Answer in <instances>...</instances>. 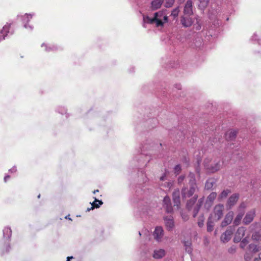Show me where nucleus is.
<instances>
[{
    "label": "nucleus",
    "instance_id": "nucleus-1",
    "mask_svg": "<svg viewBox=\"0 0 261 261\" xmlns=\"http://www.w3.org/2000/svg\"><path fill=\"white\" fill-rule=\"evenodd\" d=\"M144 23L153 24L155 23L156 27H162L168 21V16L165 14V11H160L154 14L153 18L148 16H143Z\"/></svg>",
    "mask_w": 261,
    "mask_h": 261
},
{
    "label": "nucleus",
    "instance_id": "nucleus-2",
    "mask_svg": "<svg viewBox=\"0 0 261 261\" xmlns=\"http://www.w3.org/2000/svg\"><path fill=\"white\" fill-rule=\"evenodd\" d=\"M150 194L149 189L146 186L139 185L137 187L135 194L132 197L131 200L133 203H139V200H144L147 198Z\"/></svg>",
    "mask_w": 261,
    "mask_h": 261
},
{
    "label": "nucleus",
    "instance_id": "nucleus-3",
    "mask_svg": "<svg viewBox=\"0 0 261 261\" xmlns=\"http://www.w3.org/2000/svg\"><path fill=\"white\" fill-rule=\"evenodd\" d=\"M3 231L4 246L6 248L5 251H3V253H7L10 249V242L12 236V230L10 227H7L4 228Z\"/></svg>",
    "mask_w": 261,
    "mask_h": 261
},
{
    "label": "nucleus",
    "instance_id": "nucleus-4",
    "mask_svg": "<svg viewBox=\"0 0 261 261\" xmlns=\"http://www.w3.org/2000/svg\"><path fill=\"white\" fill-rule=\"evenodd\" d=\"M189 185L190 186L189 188L184 187L181 189V194L183 199L191 197L198 190L197 184Z\"/></svg>",
    "mask_w": 261,
    "mask_h": 261
},
{
    "label": "nucleus",
    "instance_id": "nucleus-5",
    "mask_svg": "<svg viewBox=\"0 0 261 261\" xmlns=\"http://www.w3.org/2000/svg\"><path fill=\"white\" fill-rule=\"evenodd\" d=\"M34 15V13L32 14H28L25 13L24 15H18L17 17V18H20L23 24V27L26 29H28L30 31H32L34 27L32 25H30L28 22L30 21V20L32 18L33 16Z\"/></svg>",
    "mask_w": 261,
    "mask_h": 261
},
{
    "label": "nucleus",
    "instance_id": "nucleus-6",
    "mask_svg": "<svg viewBox=\"0 0 261 261\" xmlns=\"http://www.w3.org/2000/svg\"><path fill=\"white\" fill-rule=\"evenodd\" d=\"M12 23L7 22L1 30V39H6L7 37L12 35L14 33V30L11 29Z\"/></svg>",
    "mask_w": 261,
    "mask_h": 261
},
{
    "label": "nucleus",
    "instance_id": "nucleus-7",
    "mask_svg": "<svg viewBox=\"0 0 261 261\" xmlns=\"http://www.w3.org/2000/svg\"><path fill=\"white\" fill-rule=\"evenodd\" d=\"M209 159H205L204 161V166L211 172H215L219 170L221 167V164L219 161L215 163L214 165L209 164Z\"/></svg>",
    "mask_w": 261,
    "mask_h": 261
},
{
    "label": "nucleus",
    "instance_id": "nucleus-8",
    "mask_svg": "<svg viewBox=\"0 0 261 261\" xmlns=\"http://www.w3.org/2000/svg\"><path fill=\"white\" fill-rule=\"evenodd\" d=\"M147 149V147L145 145L143 146L142 149V152L140 154H139L137 156H135L134 160H136L138 162H149L151 160L150 154H146L145 153V149Z\"/></svg>",
    "mask_w": 261,
    "mask_h": 261
},
{
    "label": "nucleus",
    "instance_id": "nucleus-9",
    "mask_svg": "<svg viewBox=\"0 0 261 261\" xmlns=\"http://www.w3.org/2000/svg\"><path fill=\"white\" fill-rule=\"evenodd\" d=\"M190 15L184 14L180 17V23L184 28L190 27L194 22L193 19L191 17Z\"/></svg>",
    "mask_w": 261,
    "mask_h": 261
},
{
    "label": "nucleus",
    "instance_id": "nucleus-10",
    "mask_svg": "<svg viewBox=\"0 0 261 261\" xmlns=\"http://www.w3.org/2000/svg\"><path fill=\"white\" fill-rule=\"evenodd\" d=\"M256 215V210L254 208L251 209L248 211L245 215L243 223L245 225H248L253 221Z\"/></svg>",
    "mask_w": 261,
    "mask_h": 261
},
{
    "label": "nucleus",
    "instance_id": "nucleus-11",
    "mask_svg": "<svg viewBox=\"0 0 261 261\" xmlns=\"http://www.w3.org/2000/svg\"><path fill=\"white\" fill-rule=\"evenodd\" d=\"M164 236V230L162 227L156 226L153 232L154 239L158 242H161Z\"/></svg>",
    "mask_w": 261,
    "mask_h": 261
},
{
    "label": "nucleus",
    "instance_id": "nucleus-12",
    "mask_svg": "<svg viewBox=\"0 0 261 261\" xmlns=\"http://www.w3.org/2000/svg\"><path fill=\"white\" fill-rule=\"evenodd\" d=\"M234 226H229L221 237V241L225 243L229 241L234 231Z\"/></svg>",
    "mask_w": 261,
    "mask_h": 261
},
{
    "label": "nucleus",
    "instance_id": "nucleus-13",
    "mask_svg": "<svg viewBox=\"0 0 261 261\" xmlns=\"http://www.w3.org/2000/svg\"><path fill=\"white\" fill-rule=\"evenodd\" d=\"M239 198V194H233L228 198L226 207L227 210L231 209L232 207L236 204Z\"/></svg>",
    "mask_w": 261,
    "mask_h": 261
},
{
    "label": "nucleus",
    "instance_id": "nucleus-14",
    "mask_svg": "<svg viewBox=\"0 0 261 261\" xmlns=\"http://www.w3.org/2000/svg\"><path fill=\"white\" fill-rule=\"evenodd\" d=\"M224 205L219 204L215 206L214 210L215 219L217 220H220L223 215Z\"/></svg>",
    "mask_w": 261,
    "mask_h": 261
},
{
    "label": "nucleus",
    "instance_id": "nucleus-15",
    "mask_svg": "<svg viewBox=\"0 0 261 261\" xmlns=\"http://www.w3.org/2000/svg\"><path fill=\"white\" fill-rule=\"evenodd\" d=\"M163 207L167 213H172L173 212L171 200L168 196H165L163 199Z\"/></svg>",
    "mask_w": 261,
    "mask_h": 261
},
{
    "label": "nucleus",
    "instance_id": "nucleus-16",
    "mask_svg": "<svg viewBox=\"0 0 261 261\" xmlns=\"http://www.w3.org/2000/svg\"><path fill=\"white\" fill-rule=\"evenodd\" d=\"M246 229L244 227H240L236 232L234 237L233 238V241L235 243L240 242L242 238L244 236Z\"/></svg>",
    "mask_w": 261,
    "mask_h": 261
},
{
    "label": "nucleus",
    "instance_id": "nucleus-17",
    "mask_svg": "<svg viewBox=\"0 0 261 261\" xmlns=\"http://www.w3.org/2000/svg\"><path fill=\"white\" fill-rule=\"evenodd\" d=\"M163 219H164L167 229L168 231L172 230V229L173 228V227H174V223L173 217L172 216H164Z\"/></svg>",
    "mask_w": 261,
    "mask_h": 261
},
{
    "label": "nucleus",
    "instance_id": "nucleus-18",
    "mask_svg": "<svg viewBox=\"0 0 261 261\" xmlns=\"http://www.w3.org/2000/svg\"><path fill=\"white\" fill-rule=\"evenodd\" d=\"M193 14V2L192 0H187L184 8V14L192 15Z\"/></svg>",
    "mask_w": 261,
    "mask_h": 261
},
{
    "label": "nucleus",
    "instance_id": "nucleus-19",
    "mask_svg": "<svg viewBox=\"0 0 261 261\" xmlns=\"http://www.w3.org/2000/svg\"><path fill=\"white\" fill-rule=\"evenodd\" d=\"M41 47H43L44 49V51L47 53L55 51L60 49V47L58 46L57 45L52 44H48L45 43H43L41 45Z\"/></svg>",
    "mask_w": 261,
    "mask_h": 261
},
{
    "label": "nucleus",
    "instance_id": "nucleus-20",
    "mask_svg": "<svg viewBox=\"0 0 261 261\" xmlns=\"http://www.w3.org/2000/svg\"><path fill=\"white\" fill-rule=\"evenodd\" d=\"M204 200V197H202L199 198L198 200V201L196 205L194 207L193 212V217L195 218L197 215L201 206L203 205V202Z\"/></svg>",
    "mask_w": 261,
    "mask_h": 261
},
{
    "label": "nucleus",
    "instance_id": "nucleus-21",
    "mask_svg": "<svg viewBox=\"0 0 261 261\" xmlns=\"http://www.w3.org/2000/svg\"><path fill=\"white\" fill-rule=\"evenodd\" d=\"M233 212L232 211H229L225 216L224 220L222 221L221 223V226L222 227L226 226L227 225L229 224L233 218Z\"/></svg>",
    "mask_w": 261,
    "mask_h": 261
},
{
    "label": "nucleus",
    "instance_id": "nucleus-22",
    "mask_svg": "<svg viewBox=\"0 0 261 261\" xmlns=\"http://www.w3.org/2000/svg\"><path fill=\"white\" fill-rule=\"evenodd\" d=\"M173 200L174 203V206H176L178 208L180 204V191L178 189L175 190L172 194Z\"/></svg>",
    "mask_w": 261,
    "mask_h": 261
},
{
    "label": "nucleus",
    "instance_id": "nucleus-23",
    "mask_svg": "<svg viewBox=\"0 0 261 261\" xmlns=\"http://www.w3.org/2000/svg\"><path fill=\"white\" fill-rule=\"evenodd\" d=\"M165 255V251L163 249H156L154 250L152 256L155 259H160Z\"/></svg>",
    "mask_w": 261,
    "mask_h": 261
},
{
    "label": "nucleus",
    "instance_id": "nucleus-24",
    "mask_svg": "<svg viewBox=\"0 0 261 261\" xmlns=\"http://www.w3.org/2000/svg\"><path fill=\"white\" fill-rule=\"evenodd\" d=\"M164 0H153L151 3V8L152 10H156L161 8Z\"/></svg>",
    "mask_w": 261,
    "mask_h": 261
},
{
    "label": "nucleus",
    "instance_id": "nucleus-25",
    "mask_svg": "<svg viewBox=\"0 0 261 261\" xmlns=\"http://www.w3.org/2000/svg\"><path fill=\"white\" fill-rule=\"evenodd\" d=\"M250 40L261 45V34L255 32L250 38Z\"/></svg>",
    "mask_w": 261,
    "mask_h": 261
},
{
    "label": "nucleus",
    "instance_id": "nucleus-26",
    "mask_svg": "<svg viewBox=\"0 0 261 261\" xmlns=\"http://www.w3.org/2000/svg\"><path fill=\"white\" fill-rule=\"evenodd\" d=\"M198 198V195L195 194L193 196L192 198H191L190 199H189L186 204L187 208L188 210H191L192 206L194 204V203L196 202Z\"/></svg>",
    "mask_w": 261,
    "mask_h": 261
},
{
    "label": "nucleus",
    "instance_id": "nucleus-27",
    "mask_svg": "<svg viewBox=\"0 0 261 261\" xmlns=\"http://www.w3.org/2000/svg\"><path fill=\"white\" fill-rule=\"evenodd\" d=\"M237 132L235 130L228 131L225 134V138L227 140L231 141L236 138Z\"/></svg>",
    "mask_w": 261,
    "mask_h": 261
},
{
    "label": "nucleus",
    "instance_id": "nucleus-28",
    "mask_svg": "<svg viewBox=\"0 0 261 261\" xmlns=\"http://www.w3.org/2000/svg\"><path fill=\"white\" fill-rule=\"evenodd\" d=\"M217 196V193L216 192L211 193L207 197L206 200V204H210V205L213 202Z\"/></svg>",
    "mask_w": 261,
    "mask_h": 261
},
{
    "label": "nucleus",
    "instance_id": "nucleus-29",
    "mask_svg": "<svg viewBox=\"0 0 261 261\" xmlns=\"http://www.w3.org/2000/svg\"><path fill=\"white\" fill-rule=\"evenodd\" d=\"M184 246L185 247L186 251L189 254H191L192 252V244L190 241H185Z\"/></svg>",
    "mask_w": 261,
    "mask_h": 261
},
{
    "label": "nucleus",
    "instance_id": "nucleus-30",
    "mask_svg": "<svg viewBox=\"0 0 261 261\" xmlns=\"http://www.w3.org/2000/svg\"><path fill=\"white\" fill-rule=\"evenodd\" d=\"M94 201L92 202H90V204L92 206H94V208H99L100 206L103 204V202L102 200H98L95 197H94Z\"/></svg>",
    "mask_w": 261,
    "mask_h": 261
},
{
    "label": "nucleus",
    "instance_id": "nucleus-31",
    "mask_svg": "<svg viewBox=\"0 0 261 261\" xmlns=\"http://www.w3.org/2000/svg\"><path fill=\"white\" fill-rule=\"evenodd\" d=\"M252 239L257 241H261V229L253 233L252 235Z\"/></svg>",
    "mask_w": 261,
    "mask_h": 261
},
{
    "label": "nucleus",
    "instance_id": "nucleus-32",
    "mask_svg": "<svg viewBox=\"0 0 261 261\" xmlns=\"http://www.w3.org/2000/svg\"><path fill=\"white\" fill-rule=\"evenodd\" d=\"M189 184H196L195 176L194 173L190 172L188 176Z\"/></svg>",
    "mask_w": 261,
    "mask_h": 261
},
{
    "label": "nucleus",
    "instance_id": "nucleus-33",
    "mask_svg": "<svg viewBox=\"0 0 261 261\" xmlns=\"http://www.w3.org/2000/svg\"><path fill=\"white\" fill-rule=\"evenodd\" d=\"M249 248L250 251H251L253 253L257 252L261 250V248L258 246L256 245L253 244H250L249 245Z\"/></svg>",
    "mask_w": 261,
    "mask_h": 261
},
{
    "label": "nucleus",
    "instance_id": "nucleus-34",
    "mask_svg": "<svg viewBox=\"0 0 261 261\" xmlns=\"http://www.w3.org/2000/svg\"><path fill=\"white\" fill-rule=\"evenodd\" d=\"M214 223L211 220V218L209 217L207 222V230L208 232H211L213 230Z\"/></svg>",
    "mask_w": 261,
    "mask_h": 261
},
{
    "label": "nucleus",
    "instance_id": "nucleus-35",
    "mask_svg": "<svg viewBox=\"0 0 261 261\" xmlns=\"http://www.w3.org/2000/svg\"><path fill=\"white\" fill-rule=\"evenodd\" d=\"M231 191L230 190L226 189L223 190L220 195L219 196V199H224L227 197L228 195L230 193Z\"/></svg>",
    "mask_w": 261,
    "mask_h": 261
},
{
    "label": "nucleus",
    "instance_id": "nucleus-36",
    "mask_svg": "<svg viewBox=\"0 0 261 261\" xmlns=\"http://www.w3.org/2000/svg\"><path fill=\"white\" fill-rule=\"evenodd\" d=\"M214 182L213 179H208L205 184V188L206 190H210L213 187Z\"/></svg>",
    "mask_w": 261,
    "mask_h": 261
},
{
    "label": "nucleus",
    "instance_id": "nucleus-37",
    "mask_svg": "<svg viewBox=\"0 0 261 261\" xmlns=\"http://www.w3.org/2000/svg\"><path fill=\"white\" fill-rule=\"evenodd\" d=\"M56 111L58 113L63 115L64 114H66L67 110L64 107L59 106L56 108Z\"/></svg>",
    "mask_w": 261,
    "mask_h": 261
},
{
    "label": "nucleus",
    "instance_id": "nucleus-38",
    "mask_svg": "<svg viewBox=\"0 0 261 261\" xmlns=\"http://www.w3.org/2000/svg\"><path fill=\"white\" fill-rule=\"evenodd\" d=\"M204 217L203 215H201L198 219L197 224L199 227H202L204 225Z\"/></svg>",
    "mask_w": 261,
    "mask_h": 261
},
{
    "label": "nucleus",
    "instance_id": "nucleus-39",
    "mask_svg": "<svg viewBox=\"0 0 261 261\" xmlns=\"http://www.w3.org/2000/svg\"><path fill=\"white\" fill-rule=\"evenodd\" d=\"M138 205H139L140 209V212L142 213L143 215H147L148 214V207L147 205H144L143 207H141V204L139 203Z\"/></svg>",
    "mask_w": 261,
    "mask_h": 261
},
{
    "label": "nucleus",
    "instance_id": "nucleus-40",
    "mask_svg": "<svg viewBox=\"0 0 261 261\" xmlns=\"http://www.w3.org/2000/svg\"><path fill=\"white\" fill-rule=\"evenodd\" d=\"M179 12V8L176 7L172 11L171 16H172L173 17V18H175L176 17H177Z\"/></svg>",
    "mask_w": 261,
    "mask_h": 261
},
{
    "label": "nucleus",
    "instance_id": "nucleus-41",
    "mask_svg": "<svg viewBox=\"0 0 261 261\" xmlns=\"http://www.w3.org/2000/svg\"><path fill=\"white\" fill-rule=\"evenodd\" d=\"M248 243V238L246 237L244 238L241 241L240 243V247L242 248H244L246 245Z\"/></svg>",
    "mask_w": 261,
    "mask_h": 261
},
{
    "label": "nucleus",
    "instance_id": "nucleus-42",
    "mask_svg": "<svg viewBox=\"0 0 261 261\" xmlns=\"http://www.w3.org/2000/svg\"><path fill=\"white\" fill-rule=\"evenodd\" d=\"M174 3V0H165V7L166 8L171 7Z\"/></svg>",
    "mask_w": 261,
    "mask_h": 261
},
{
    "label": "nucleus",
    "instance_id": "nucleus-43",
    "mask_svg": "<svg viewBox=\"0 0 261 261\" xmlns=\"http://www.w3.org/2000/svg\"><path fill=\"white\" fill-rule=\"evenodd\" d=\"M242 218L238 216H237L233 221V224L234 226H238L240 224L241 221L242 220Z\"/></svg>",
    "mask_w": 261,
    "mask_h": 261
},
{
    "label": "nucleus",
    "instance_id": "nucleus-44",
    "mask_svg": "<svg viewBox=\"0 0 261 261\" xmlns=\"http://www.w3.org/2000/svg\"><path fill=\"white\" fill-rule=\"evenodd\" d=\"M252 258V255L249 253H246L244 255V259L246 261H250Z\"/></svg>",
    "mask_w": 261,
    "mask_h": 261
},
{
    "label": "nucleus",
    "instance_id": "nucleus-45",
    "mask_svg": "<svg viewBox=\"0 0 261 261\" xmlns=\"http://www.w3.org/2000/svg\"><path fill=\"white\" fill-rule=\"evenodd\" d=\"M174 172L175 174H178L180 172L181 170V167L179 165H177L175 166L174 169Z\"/></svg>",
    "mask_w": 261,
    "mask_h": 261
},
{
    "label": "nucleus",
    "instance_id": "nucleus-46",
    "mask_svg": "<svg viewBox=\"0 0 261 261\" xmlns=\"http://www.w3.org/2000/svg\"><path fill=\"white\" fill-rule=\"evenodd\" d=\"M200 4L202 5V7H205L206 6L208 3V0H199Z\"/></svg>",
    "mask_w": 261,
    "mask_h": 261
},
{
    "label": "nucleus",
    "instance_id": "nucleus-47",
    "mask_svg": "<svg viewBox=\"0 0 261 261\" xmlns=\"http://www.w3.org/2000/svg\"><path fill=\"white\" fill-rule=\"evenodd\" d=\"M246 206L245 203L242 202L239 207V211H244Z\"/></svg>",
    "mask_w": 261,
    "mask_h": 261
},
{
    "label": "nucleus",
    "instance_id": "nucleus-48",
    "mask_svg": "<svg viewBox=\"0 0 261 261\" xmlns=\"http://www.w3.org/2000/svg\"><path fill=\"white\" fill-rule=\"evenodd\" d=\"M17 171V168L15 166H14L12 168L9 170V172L10 173H14Z\"/></svg>",
    "mask_w": 261,
    "mask_h": 261
},
{
    "label": "nucleus",
    "instance_id": "nucleus-49",
    "mask_svg": "<svg viewBox=\"0 0 261 261\" xmlns=\"http://www.w3.org/2000/svg\"><path fill=\"white\" fill-rule=\"evenodd\" d=\"M236 251V247L232 246L228 249V252L230 253H233Z\"/></svg>",
    "mask_w": 261,
    "mask_h": 261
},
{
    "label": "nucleus",
    "instance_id": "nucleus-50",
    "mask_svg": "<svg viewBox=\"0 0 261 261\" xmlns=\"http://www.w3.org/2000/svg\"><path fill=\"white\" fill-rule=\"evenodd\" d=\"M10 178L9 175H6L4 178V181L5 182H7Z\"/></svg>",
    "mask_w": 261,
    "mask_h": 261
},
{
    "label": "nucleus",
    "instance_id": "nucleus-51",
    "mask_svg": "<svg viewBox=\"0 0 261 261\" xmlns=\"http://www.w3.org/2000/svg\"><path fill=\"white\" fill-rule=\"evenodd\" d=\"M244 215V211H239V212L237 216H239L241 218H243V216Z\"/></svg>",
    "mask_w": 261,
    "mask_h": 261
},
{
    "label": "nucleus",
    "instance_id": "nucleus-52",
    "mask_svg": "<svg viewBox=\"0 0 261 261\" xmlns=\"http://www.w3.org/2000/svg\"><path fill=\"white\" fill-rule=\"evenodd\" d=\"M185 179V176H180L178 178V181L179 183H181V182H182V181L184 180Z\"/></svg>",
    "mask_w": 261,
    "mask_h": 261
},
{
    "label": "nucleus",
    "instance_id": "nucleus-53",
    "mask_svg": "<svg viewBox=\"0 0 261 261\" xmlns=\"http://www.w3.org/2000/svg\"><path fill=\"white\" fill-rule=\"evenodd\" d=\"M160 179V180H161V181L166 180L167 177H166V173H165L163 176H162Z\"/></svg>",
    "mask_w": 261,
    "mask_h": 261
},
{
    "label": "nucleus",
    "instance_id": "nucleus-54",
    "mask_svg": "<svg viewBox=\"0 0 261 261\" xmlns=\"http://www.w3.org/2000/svg\"><path fill=\"white\" fill-rule=\"evenodd\" d=\"M175 88H176V89L177 90H180L181 88V86L180 84H176L175 85Z\"/></svg>",
    "mask_w": 261,
    "mask_h": 261
},
{
    "label": "nucleus",
    "instance_id": "nucleus-55",
    "mask_svg": "<svg viewBox=\"0 0 261 261\" xmlns=\"http://www.w3.org/2000/svg\"><path fill=\"white\" fill-rule=\"evenodd\" d=\"M165 186L169 188H170L172 186V183L171 182H167V185H166Z\"/></svg>",
    "mask_w": 261,
    "mask_h": 261
},
{
    "label": "nucleus",
    "instance_id": "nucleus-56",
    "mask_svg": "<svg viewBox=\"0 0 261 261\" xmlns=\"http://www.w3.org/2000/svg\"><path fill=\"white\" fill-rule=\"evenodd\" d=\"M182 217L184 221H187L188 219V216L187 215H182Z\"/></svg>",
    "mask_w": 261,
    "mask_h": 261
},
{
    "label": "nucleus",
    "instance_id": "nucleus-57",
    "mask_svg": "<svg viewBox=\"0 0 261 261\" xmlns=\"http://www.w3.org/2000/svg\"><path fill=\"white\" fill-rule=\"evenodd\" d=\"M94 208V206H91L90 207L87 208V212H89L91 210H93Z\"/></svg>",
    "mask_w": 261,
    "mask_h": 261
},
{
    "label": "nucleus",
    "instance_id": "nucleus-58",
    "mask_svg": "<svg viewBox=\"0 0 261 261\" xmlns=\"http://www.w3.org/2000/svg\"><path fill=\"white\" fill-rule=\"evenodd\" d=\"M201 29V26L199 24H197V25L196 27V30H199Z\"/></svg>",
    "mask_w": 261,
    "mask_h": 261
},
{
    "label": "nucleus",
    "instance_id": "nucleus-59",
    "mask_svg": "<svg viewBox=\"0 0 261 261\" xmlns=\"http://www.w3.org/2000/svg\"><path fill=\"white\" fill-rule=\"evenodd\" d=\"M253 261H261V257L255 258Z\"/></svg>",
    "mask_w": 261,
    "mask_h": 261
},
{
    "label": "nucleus",
    "instance_id": "nucleus-60",
    "mask_svg": "<svg viewBox=\"0 0 261 261\" xmlns=\"http://www.w3.org/2000/svg\"><path fill=\"white\" fill-rule=\"evenodd\" d=\"M150 122L151 121H152L153 123H154L155 124H156L157 123V121L155 119H152L151 120H150Z\"/></svg>",
    "mask_w": 261,
    "mask_h": 261
},
{
    "label": "nucleus",
    "instance_id": "nucleus-61",
    "mask_svg": "<svg viewBox=\"0 0 261 261\" xmlns=\"http://www.w3.org/2000/svg\"><path fill=\"white\" fill-rule=\"evenodd\" d=\"M65 219H68V220H69L72 221V219L70 218V215H67V216H65Z\"/></svg>",
    "mask_w": 261,
    "mask_h": 261
},
{
    "label": "nucleus",
    "instance_id": "nucleus-62",
    "mask_svg": "<svg viewBox=\"0 0 261 261\" xmlns=\"http://www.w3.org/2000/svg\"><path fill=\"white\" fill-rule=\"evenodd\" d=\"M134 71H135V68L134 67H132L131 68V70H130L129 72H134Z\"/></svg>",
    "mask_w": 261,
    "mask_h": 261
},
{
    "label": "nucleus",
    "instance_id": "nucleus-63",
    "mask_svg": "<svg viewBox=\"0 0 261 261\" xmlns=\"http://www.w3.org/2000/svg\"><path fill=\"white\" fill-rule=\"evenodd\" d=\"M99 192V190H95L93 192V194H95L96 193H97Z\"/></svg>",
    "mask_w": 261,
    "mask_h": 261
},
{
    "label": "nucleus",
    "instance_id": "nucleus-64",
    "mask_svg": "<svg viewBox=\"0 0 261 261\" xmlns=\"http://www.w3.org/2000/svg\"><path fill=\"white\" fill-rule=\"evenodd\" d=\"M73 258V256H68L67 257V260H69L70 259Z\"/></svg>",
    "mask_w": 261,
    "mask_h": 261
}]
</instances>
